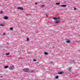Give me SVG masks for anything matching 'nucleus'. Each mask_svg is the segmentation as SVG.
I'll return each mask as SVG.
<instances>
[{
  "label": "nucleus",
  "instance_id": "obj_9",
  "mask_svg": "<svg viewBox=\"0 0 80 80\" xmlns=\"http://www.w3.org/2000/svg\"><path fill=\"white\" fill-rule=\"evenodd\" d=\"M13 28H10V30H13Z\"/></svg>",
  "mask_w": 80,
  "mask_h": 80
},
{
  "label": "nucleus",
  "instance_id": "obj_2",
  "mask_svg": "<svg viewBox=\"0 0 80 80\" xmlns=\"http://www.w3.org/2000/svg\"><path fill=\"white\" fill-rule=\"evenodd\" d=\"M59 18H58V20H56V22L55 23H60V22H59Z\"/></svg>",
  "mask_w": 80,
  "mask_h": 80
},
{
  "label": "nucleus",
  "instance_id": "obj_11",
  "mask_svg": "<svg viewBox=\"0 0 80 80\" xmlns=\"http://www.w3.org/2000/svg\"><path fill=\"white\" fill-rule=\"evenodd\" d=\"M6 55H10V53H6Z\"/></svg>",
  "mask_w": 80,
  "mask_h": 80
},
{
  "label": "nucleus",
  "instance_id": "obj_6",
  "mask_svg": "<svg viewBox=\"0 0 80 80\" xmlns=\"http://www.w3.org/2000/svg\"><path fill=\"white\" fill-rule=\"evenodd\" d=\"M61 6H62V7H66V6H67V5H62Z\"/></svg>",
  "mask_w": 80,
  "mask_h": 80
},
{
  "label": "nucleus",
  "instance_id": "obj_15",
  "mask_svg": "<svg viewBox=\"0 0 80 80\" xmlns=\"http://www.w3.org/2000/svg\"><path fill=\"white\" fill-rule=\"evenodd\" d=\"M0 26L1 27H3V24H0Z\"/></svg>",
  "mask_w": 80,
  "mask_h": 80
},
{
  "label": "nucleus",
  "instance_id": "obj_1",
  "mask_svg": "<svg viewBox=\"0 0 80 80\" xmlns=\"http://www.w3.org/2000/svg\"><path fill=\"white\" fill-rule=\"evenodd\" d=\"M29 71V69H23V72H28Z\"/></svg>",
  "mask_w": 80,
  "mask_h": 80
},
{
  "label": "nucleus",
  "instance_id": "obj_3",
  "mask_svg": "<svg viewBox=\"0 0 80 80\" xmlns=\"http://www.w3.org/2000/svg\"><path fill=\"white\" fill-rule=\"evenodd\" d=\"M18 9L21 10H23V8L22 7H18Z\"/></svg>",
  "mask_w": 80,
  "mask_h": 80
},
{
  "label": "nucleus",
  "instance_id": "obj_13",
  "mask_svg": "<svg viewBox=\"0 0 80 80\" xmlns=\"http://www.w3.org/2000/svg\"><path fill=\"white\" fill-rule=\"evenodd\" d=\"M58 78V76H56L55 78H56L57 79Z\"/></svg>",
  "mask_w": 80,
  "mask_h": 80
},
{
  "label": "nucleus",
  "instance_id": "obj_16",
  "mask_svg": "<svg viewBox=\"0 0 80 80\" xmlns=\"http://www.w3.org/2000/svg\"><path fill=\"white\" fill-rule=\"evenodd\" d=\"M10 68H11V69H13V67H11V66H10Z\"/></svg>",
  "mask_w": 80,
  "mask_h": 80
},
{
  "label": "nucleus",
  "instance_id": "obj_12",
  "mask_svg": "<svg viewBox=\"0 0 80 80\" xmlns=\"http://www.w3.org/2000/svg\"><path fill=\"white\" fill-rule=\"evenodd\" d=\"M58 18H53V19H54V20H56V19H58Z\"/></svg>",
  "mask_w": 80,
  "mask_h": 80
},
{
  "label": "nucleus",
  "instance_id": "obj_17",
  "mask_svg": "<svg viewBox=\"0 0 80 80\" xmlns=\"http://www.w3.org/2000/svg\"><path fill=\"white\" fill-rule=\"evenodd\" d=\"M74 8V10H77V9L75 8Z\"/></svg>",
  "mask_w": 80,
  "mask_h": 80
},
{
  "label": "nucleus",
  "instance_id": "obj_21",
  "mask_svg": "<svg viewBox=\"0 0 80 80\" xmlns=\"http://www.w3.org/2000/svg\"><path fill=\"white\" fill-rule=\"evenodd\" d=\"M70 70H71V68H69L68 69V71H70Z\"/></svg>",
  "mask_w": 80,
  "mask_h": 80
},
{
  "label": "nucleus",
  "instance_id": "obj_25",
  "mask_svg": "<svg viewBox=\"0 0 80 80\" xmlns=\"http://www.w3.org/2000/svg\"><path fill=\"white\" fill-rule=\"evenodd\" d=\"M46 16H47V14H46Z\"/></svg>",
  "mask_w": 80,
  "mask_h": 80
},
{
  "label": "nucleus",
  "instance_id": "obj_26",
  "mask_svg": "<svg viewBox=\"0 0 80 80\" xmlns=\"http://www.w3.org/2000/svg\"><path fill=\"white\" fill-rule=\"evenodd\" d=\"M36 4H37V3H36Z\"/></svg>",
  "mask_w": 80,
  "mask_h": 80
},
{
  "label": "nucleus",
  "instance_id": "obj_20",
  "mask_svg": "<svg viewBox=\"0 0 80 80\" xmlns=\"http://www.w3.org/2000/svg\"><path fill=\"white\" fill-rule=\"evenodd\" d=\"M33 62H35V61H37V60H36V59H34L33 60Z\"/></svg>",
  "mask_w": 80,
  "mask_h": 80
},
{
  "label": "nucleus",
  "instance_id": "obj_4",
  "mask_svg": "<svg viewBox=\"0 0 80 80\" xmlns=\"http://www.w3.org/2000/svg\"><path fill=\"white\" fill-rule=\"evenodd\" d=\"M66 43H70V41L69 40H67L66 41Z\"/></svg>",
  "mask_w": 80,
  "mask_h": 80
},
{
  "label": "nucleus",
  "instance_id": "obj_10",
  "mask_svg": "<svg viewBox=\"0 0 80 80\" xmlns=\"http://www.w3.org/2000/svg\"><path fill=\"white\" fill-rule=\"evenodd\" d=\"M41 7H45V5H43V4L41 5Z\"/></svg>",
  "mask_w": 80,
  "mask_h": 80
},
{
  "label": "nucleus",
  "instance_id": "obj_19",
  "mask_svg": "<svg viewBox=\"0 0 80 80\" xmlns=\"http://www.w3.org/2000/svg\"><path fill=\"white\" fill-rule=\"evenodd\" d=\"M27 41H28V40H29V39L28 38H27Z\"/></svg>",
  "mask_w": 80,
  "mask_h": 80
},
{
  "label": "nucleus",
  "instance_id": "obj_23",
  "mask_svg": "<svg viewBox=\"0 0 80 80\" xmlns=\"http://www.w3.org/2000/svg\"><path fill=\"white\" fill-rule=\"evenodd\" d=\"M3 13V12H2V11H1V13Z\"/></svg>",
  "mask_w": 80,
  "mask_h": 80
},
{
  "label": "nucleus",
  "instance_id": "obj_22",
  "mask_svg": "<svg viewBox=\"0 0 80 80\" xmlns=\"http://www.w3.org/2000/svg\"><path fill=\"white\" fill-rule=\"evenodd\" d=\"M71 62H74V61L73 60L72 61H71Z\"/></svg>",
  "mask_w": 80,
  "mask_h": 80
},
{
  "label": "nucleus",
  "instance_id": "obj_7",
  "mask_svg": "<svg viewBox=\"0 0 80 80\" xmlns=\"http://www.w3.org/2000/svg\"><path fill=\"white\" fill-rule=\"evenodd\" d=\"M4 68H8V66H5Z\"/></svg>",
  "mask_w": 80,
  "mask_h": 80
},
{
  "label": "nucleus",
  "instance_id": "obj_8",
  "mask_svg": "<svg viewBox=\"0 0 80 80\" xmlns=\"http://www.w3.org/2000/svg\"><path fill=\"white\" fill-rule=\"evenodd\" d=\"M56 5H60V2L56 3Z\"/></svg>",
  "mask_w": 80,
  "mask_h": 80
},
{
  "label": "nucleus",
  "instance_id": "obj_14",
  "mask_svg": "<svg viewBox=\"0 0 80 80\" xmlns=\"http://www.w3.org/2000/svg\"><path fill=\"white\" fill-rule=\"evenodd\" d=\"M45 55H48V53H47V52H45Z\"/></svg>",
  "mask_w": 80,
  "mask_h": 80
},
{
  "label": "nucleus",
  "instance_id": "obj_24",
  "mask_svg": "<svg viewBox=\"0 0 80 80\" xmlns=\"http://www.w3.org/2000/svg\"><path fill=\"white\" fill-rule=\"evenodd\" d=\"M3 35H5V33H4L3 34Z\"/></svg>",
  "mask_w": 80,
  "mask_h": 80
},
{
  "label": "nucleus",
  "instance_id": "obj_18",
  "mask_svg": "<svg viewBox=\"0 0 80 80\" xmlns=\"http://www.w3.org/2000/svg\"><path fill=\"white\" fill-rule=\"evenodd\" d=\"M62 73H63L62 72H59V74H62Z\"/></svg>",
  "mask_w": 80,
  "mask_h": 80
},
{
  "label": "nucleus",
  "instance_id": "obj_5",
  "mask_svg": "<svg viewBox=\"0 0 80 80\" xmlns=\"http://www.w3.org/2000/svg\"><path fill=\"white\" fill-rule=\"evenodd\" d=\"M4 19H5V20H7V19H8V17L6 16V17H4Z\"/></svg>",
  "mask_w": 80,
  "mask_h": 80
}]
</instances>
